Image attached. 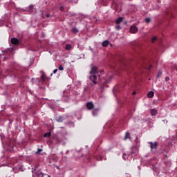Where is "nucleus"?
I'll list each match as a JSON object with an SVG mask.
<instances>
[{"label": "nucleus", "instance_id": "nucleus-1", "mask_svg": "<svg viewBox=\"0 0 177 177\" xmlns=\"http://www.w3.org/2000/svg\"><path fill=\"white\" fill-rule=\"evenodd\" d=\"M90 80L92 81V82L94 84V85H96L97 84V79L100 78V74H99V71H97V67L93 66L91 68V70L90 71Z\"/></svg>", "mask_w": 177, "mask_h": 177}, {"label": "nucleus", "instance_id": "nucleus-2", "mask_svg": "<svg viewBox=\"0 0 177 177\" xmlns=\"http://www.w3.org/2000/svg\"><path fill=\"white\" fill-rule=\"evenodd\" d=\"M37 169H38V166H35L34 169L32 170V172L33 174L32 176L35 177H44V174L39 171H37Z\"/></svg>", "mask_w": 177, "mask_h": 177}, {"label": "nucleus", "instance_id": "nucleus-3", "mask_svg": "<svg viewBox=\"0 0 177 177\" xmlns=\"http://www.w3.org/2000/svg\"><path fill=\"white\" fill-rule=\"evenodd\" d=\"M130 32L131 34H136L138 32V27H136V26H131L130 28Z\"/></svg>", "mask_w": 177, "mask_h": 177}, {"label": "nucleus", "instance_id": "nucleus-4", "mask_svg": "<svg viewBox=\"0 0 177 177\" xmlns=\"http://www.w3.org/2000/svg\"><path fill=\"white\" fill-rule=\"evenodd\" d=\"M149 145L151 150H157V142H150Z\"/></svg>", "mask_w": 177, "mask_h": 177}, {"label": "nucleus", "instance_id": "nucleus-5", "mask_svg": "<svg viewBox=\"0 0 177 177\" xmlns=\"http://www.w3.org/2000/svg\"><path fill=\"white\" fill-rule=\"evenodd\" d=\"M11 43L12 44V45H19V39H17V38H12L11 39Z\"/></svg>", "mask_w": 177, "mask_h": 177}, {"label": "nucleus", "instance_id": "nucleus-6", "mask_svg": "<svg viewBox=\"0 0 177 177\" xmlns=\"http://www.w3.org/2000/svg\"><path fill=\"white\" fill-rule=\"evenodd\" d=\"M93 107H94L93 103L88 102L86 104V108L88 109V110H92V109H93Z\"/></svg>", "mask_w": 177, "mask_h": 177}, {"label": "nucleus", "instance_id": "nucleus-7", "mask_svg": "<svg viewBox=\"0 0 177 177\" xmlns=\"http://www.w3.org/2000/svg\"><path fill=\"white\" fill-rule=\"evenodd\" d=\"M92 114H93V117H96V115H97V114H99V109H93V111H92Z\"/></svg>", "mask_w": 177, "mask_h": 177}, {"label": "nucleus", "instance_id": "nucleus-8", "mask_svg": "<svg viewBox=\"0 0 177 177\" xmlns=\"http://www.w3.org/2000/svg\"><path fill=\"white\" fill-rule=\"evenodd\" d=\"M56 121H57V122H62V121H64V117L58 116L56 118Z\"/></svg>", "mask_w": 177, "mask_h": 177}, {"label": "nucleus", "instance_id": "nucleus-9", "mask_svg": "<svg viewBox=\"0 0 177 177\" xmlns=\"http://www.w3.org/2000/svg\"><path fill=\"white\" fill-rule=\"evenodd\" d=\"M127 139H131V133L128 131L126 132L124 140H127Z\"/></svg>", "mask_w": 177, "mask_h": 177}, {"label": "nucleus", "instance_id": "nucleus-10", "mask_svg": "<svg viewBox=\"0 0 177 177\" xmlns=\"http://www.w3.org/2000/svg\"><path fill=\"white\" fill-rule=\"evenodd\" d=\"M150 111H151V115L154 116L157 115V113H158L157 109H151Z\"/></svg>", "mask_w": 177, "mask_h": 177}, {"label": "nucleus", "instance_id": "nucleus-11", "mask_svg": "<svg viewBox=\"0 0 177 177\" xmlns=\"http://www.w3.org/2000/svg\"><path fill=\"white\" fill-rule=\"evenodd\" d=\"M65 49L66 50H71V49H73V46L71 44H66Z\"/></svg>", "mask_w": 177, "mask_h": 177}, {"label": "nucleus", "instance_id": "nucleus-12", "mask_svg": "<svg viewBox=\"0 0 177 177\" xmlns=\"http://www.w3.org/2000/svg\"><path fill=\"white\" fill-rule=\"evenodd\" d=\"M109 44V41L108 40H105L102 42V46L106 47L108 46Z\"/></svg>", "mask_w": 177, "mask_h": 177}, {"label": "nucleus", "instance_id": "nucleus-13", "mask_svg": "<svg viewBox=\"0 0 177 177\" xmlns=\"http://www.w3.org/2000/svg\"><path fill=\"white\" fill-rule=\"evenodd\" d=\"M40 73L41 74V79L43 81H45V73L43 71H41Z\"/></svg>", "mask_w": 177, "mask_h": 177}, {"label": "nucleus", "instance_id": "nucleus-14", "mask_svg": "<svg viewBox=\"0 0 177 177\" xmlns=\"http://www.w3.org/2000/svg\"><path fill=\"white\" fill-rule=\"evenodd\" d=\"M147 96H148V97H150V98L153 97V96H154V92H153V91H149V92L148 93V94H147Z\"/></svg>", "mask_w": 177, "mask_h": 177}, {"label": "nucleus", "instance_id": "nucleus-15", "mask_svg": "<svg viewBox=\"0 0 177 177\" xmlns=\"http://www.w3.org/2000/svg\"><path fill=\"white\" fill-rule=\"evenodd\" d=\"M122 21V17H120L115 21L116 24H120Z\"/></svg>", "mask_w": 177, "mask_h": 177}, {"label": "nucleus", "instance_id": "nucleus-16", "mask_svg": "<svg viewBox=\"0 0 177 177\" xmlns=\"http://www.w3.org/2000/svg\"><path fill=\"white\" fill-rule=\"evenodd\" d=\"M50 135H52V133L50 132H47V133H44V138H49L50 136Z\"/></svg>", "mask_w": 177, "mask_h": 177}, {"label": "nucleus", "instance_id": "nucleus-17", "mask_svg": "<svg viewBox=\"0 0 177 177\" xmlns=\"http://www.w3.org/2000/svg\"><path fill=\"white\" fill-rule=\"evenodd\" d=\"M72 32H73L74 34H78V30L76 28H73L71 30Z\"/></svg>", "mask_w": 177, "mask_h": 177}, {"label": "nucleus", "instance_id": "nucleus-18", "mask_svg": "<svg viewBox=\"0 0 177 177\" xmlns=\"http://www.w3.org/2000/svg\"><path fill=\"white\" fill-rule=\"evenodd\" d=\"M122 157H123L124 160H127V158H128V154L124 153L122 154Z\"/></svg>", "mask_w": 177, "mask_h": 177}, {"label": "nucleus", "instance_id": "nucleus-19", "mask_svg": "<svg viewBox=\"0 0 177 177\" xmlns=\"http://www.w3.org/2000/svg\"><path fill=\"white\" fill-rule=\"evenodd\" d=\"M58 69H59L60 71H63V70H64V68L63 67V66L59 65Z\"/></svg>", "mask_w": 177, "mask_h": 177}, {"label": "nucleus", "instance_id": "nucleus-20", "mask_svg": "<svg viewBox=\"0 0 177 177\" xmlns=\"http://www.w3.org/2000/svg\"><path fill=\"white\" fill-rule=\"evenodd\" d=\"M145 21L146 23H150V21H151V19H150V18H146Z\"/></svg>", "mask_w": 177, "mask_h": 177}, {"label": "nucleus", "instance_id": "nucleus-21", "mask_svg": "<svg viewBox=\"0 0 177 177\" xmlns=\"http://www.w3.org/2000/svg\"><path fill=\"white\" fill-rule=\"evenodd\" d=\"M161 75H162V73L159 72V73L157 75V78H160V77H161Z\"/></svg>", "mask_w": 177, "mask_h": 177}, {"label": "nucleus", "instance_id": "nucleus-22", "mask_svg": "<svg viewBox=\"0 0 177 177\" xmlns=\"http://www.w3.org/2000/svg\"><path fill=\"white\" fill-rule=\"evenodd\" d=\"M115 28L116 30H121V26L120 25H117Z\"/></svg>", "mask_w": 177, "mask_h": 177}, {"label": "nucleus", "instance_id": "nucleus-23", "mask_svg": "<svg viewBox=\"0 0 177 177\" xmlns=\"http://www.w3.org/2000/svg\"><path fill=\"white\" fill-rule=\"evenodd\" d=\"M157 41V37H153L152 38L151 41H152V42H154V41Z\"/></svg>", "mask_w": 177, "mask_h": 177}, {"label": "nucleus", "instance_id": "nucleus-24", "mask_svg": "<svg viewBox=\"0 0 177 177\" xmlns=\"http://www.w3.org/2000/svg\"><path fill=\"white\" fill-rule=\"evenodd\" d=\"M62 160L63 161H66L67 160V156H63Z\"/></svg>", "mask_w": 177, "mask_h": 177}, {"label": "nucleus", "instance_id": "nucleus-25", "mask_svg": "<svg viewBox=\"0 0 177 177\" xmlns=\"http://www.w3.org/2000/svg\"><path fill=\"white\" fill-rule=\"evenodd\" d=\"M29 9H33L34 8V6L32 4L29 6Z\"/></svg>", "mask_w": 177, "mask_h": 177}, {"label": "nucleus", "instance_id": "nucleus-26", "mask_svg": "<svg viewBox=\"0 0 177 177\" xmlns=\"http://www.w3.org/2000/svg\"><path fill=\"white\" fill-rule=\"evenodd\" d=\"M3 25V21H0V27H2Z\"/></svg>", "mask_w": 177, "mask_h": 177}, {"label": "nucleus", "instance_id": "nucleus-27", "mask_svg": "<svg viewBox=\"0 0 177 177\" xmlns=\"http://www.w3.org/2000/svg\"><path fill=\"white\" fill-rule=\"evenodd\" d=\"M144 68H147V70H150V68H151V65H150V67L147 68L146 66H143Z\"/></svg>", "mask_w": 177, "mask_h": 177}, {"label": "nucleus", "instance_id": "nucleus-28", "mask_svg": "<svg viewBox=\"0 0 177 177\" xmlns=\"http://www.w3.org/2000/svg\"><path fill=\"white\" fill-rule=\"evenodd\" d=\"M41 151H42V149H38V151L37 152H36L37 153H41Z\"/></svg>", "mask_w": 177, "mask_h": 177}, {"label": "nucleus", "instance_id": "nucleus-29", "mask_svg": "<svg viewBox=\"0 0 177 177\" xmlns=\"http://www.w3.org/2000/svg\"><path fill=\"white\" fill-rule=\"evenodd\" d=\"M56 73H57V69H55V70L53 71V73H54V74H56Z\"/></svg>", "mask_w": 177, "mask_h": 177}, {"label": "nucleus", "instance_id": "nucleus-30", "mask_svg": "<svg viewBox=\"0 0 177 177\" xmlns=\"http://www.w3.org/2000/svg\"><path fill=\"white\" fill-rule=\"evenodd\" d=\"M46 17H47V18L50 17V15H49V14H46Z\"/></svg>", "mask_w": 177, "mask_h": 177}, {"label": "nucleus", "instance_id": "nucleus-31", "mask_svg": "<svg viewBox=\"0 0 177 177\" xmlns=\"http://www.w3.org/2000/svg\"><path fill=\"white\" fill-rule=\"evenodd\" d=\"M60 10H61V11L64 10V8H63V6H62V7L60 8Z\"/></svg>", "mask_w": 177, "mask_h": 177}, {"label": "nucleus", "instance_id": "nucleus-32", "mask_svg": "<svg viewBox=\"0 0 177 177\" xmlns=\"http://www.w3.org/2000/svg\"><path fill=\"white\" fill-rule=\"evenodd\" d=\"M169 80V77H165V81H168Z\"/></svg>", "mask_w": 177, "mask_h": 177}, {"label": "nucleus", "instance_id": "nucleus-33", "mask_svg": "<svg viewBox=\"0 0 177 177\" xmlns=\"http://www.w3.org/2000/svg\"><path fill=\"white\" fill-rule=\"evenodd\" d=\"M97 160L98 161H102V157H100V159L97 158Z\"/></svg>", "mask_w": 177, "mask_h": 177}, {"label": "nucleus", "instance_id": "nucleus-34", "mask_svg": "<svg viewBox=\"0 0 177 177\" xmlns=\"http://www.w3.org/2000/svg\"><path fill=\"white\" fill-rule=\"evenodd\" d=\"M65 2H71V0H65Z\"/></svg>", "mask_w": 177, "mask_h": 177}, {"label": "nucleus", "instance_id": "nucleus-35", "mask_svg": "<svg viewBox=\"0 0 177 177\" xmlns=\"http://www.w3.org/2000/svg\"><path fill=\"white\" fill-rule=\"evenodd\" d=\"M84 92H86V91H88V90L86 89V88H84Z\"/></svg>", "mask_w": 177, "mask_h": 177}, {"label": "nucleus", "instance_id": "nucleus-36", "mask_svg": "<svg viewBox=\"0 0 177 177\" xmlns=\"http://www.w3.org/2000/svg\"><path fill=\"white\" fill-rule=\"evenodd\" d=\"M133 95H136V91H133Z\"/></svg>", "mask_w": 177, "mask_h": 177}, {"label": "nucleus", "instance_id": "nucleus-37", "mask_svg": "<svg viewBox=\"0 0 177 177\" xmlns=\"http://www.w3.org/2000/svg\"><path fill=\"white\" fill-rule=\"evenodd\" d=\"M163 122H168V121L167 120H163Z\"/></svg>", "mask_w": 177, "mask_h": 177}, {"label": "nucleus", "instance_id": "nucleus-38", "mask_svg": "<svg viewBox=\"0 0 177 177\" xmlns=\"http://www.w3.org/2000/svg\"><path fill=\"white\" fill-rule=\"evenodd\" d=\"M67 153H68V151H66V154H67Z\"/></svg>", "mask_w": 177, "mask_h": 177}, {"label": "nucleus", "instance_id": "nucleus-39", "mask_svg": "<svg viewBox=\"0 0 177 177\" xmlns=\"http://www.w3.org/2000/svg\"><path fill=\"white\" fill-rule=\"evenodd\" d=\"M103 73V71H101V74Z\"/></svg>", "mask_w": 177, "mask_h": 177}]
</instances>
